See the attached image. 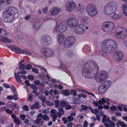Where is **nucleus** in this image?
<instances>
[{
	"label": "nucleus",
	"mask_w": 127,
	"mask_h": 127,
	"mask_svg": "<svg viewBox=\"0 0 127 127\" xmlns=\"http://www.w3.org/2000/svg\"><path fill=\"white\" fill-rule=\"evenodd\" d=\"M122 16L121 13L115 12L112 15V18L114 20H118L120 19Z\"/></svg>",
	"instance_id": "obj_23"
},
{
	"label": "nucleus",
	"mask_w": 127,
	"mask_h": 127,
	"mask_svg": "<svg viewBox=\"0 0 127 127\" xmlns=\"http://www.w3.org/2000/svg\"><path fill=\"white\" fill-rule=\"evenodd\" d=\"M17 9L15 7L10 6L3 11L1 14L2 20L5 22H13L18 16Z\"/></svg>",
	"instance_id": "obj_2"
},
{
	"label": "nucleus",
	"mask_w": 127,
	"mask_h": 127,
	"mask_svg": "<svg viewBox=\"0 0 127 127\" xmlns=\"http://www.w3.org/2000/svg\"><path fill=\"white\" fill-rule=\"evenodd\" d=\"M72 100L73 101V103L77 104H79L81 103L80 100L77 98H75L72 99Z\"/></svg>",
	"instance_id": "obj_36"
},
{
	"label": "nucleus",
	"mask_w": 127,
	"mask_h": 127,
	"mask_svg": "<svg viewBox=\"0 0 127 127\" xmlns=\"http://www.w3.org/2000/svg\"><path fill=\"white\" fill-rule=\"evenodd\" d=\"M111 84V82L110 80H106L102 84L108 89L110 87Z\"/></svg>",
	"instance_id": "obj_25"
},
{
	"label": "nucleus",
	"mask_w": 127,
	"mask_h": 127,
	"mask_svg": "<svg viewBox=\"0 0 127 127\" xmlns=\"http://www.w3.org/2000/svg\"><path fill=\"white\" fill-rule=\"evenodd\" d=\"M42 119L44 121H48L50 120V118L46 114H45L42 116Z\"/></svg>",
	"instance_id": "obj_37"
},
{
	"label": "nucleus",
	"mask_w": 127,
	"mask_h": 127,
	"mask_svg": "<svg viewBox=\"0 0 127 127\" xmlns=\"http://www.w3.org/2000/svg\"><path fill=\"white\" fill-rule=\"evenodd\" d=\"M3 109H4L6 113L10 114H11L13 113V111L12 110H10L8 108H6V107L5 106L4 107H3Z\"/></svg>",
	"instance_id": "obj_40"
},
{
	"label": "nucleus",
	"mask_w": 127,
	"mask_h": 127,
	"mask_svg": "<svg viewBox=\"0 0 127 127\" xmlns=\"http://www.w3.org/2000/svg\"><path fill=\"white\" fill-rule=\"evenodd\" d=\"M0 33H1L2 35L4 36H6L7 35L6 32L4 30L0 28Z\"/></svg>",
	"instance_id": "obj_43"
},
{
	"label": "nucleus",
	"mask_w": 127,
	"mask_h": 127,
	"mask_svg": "<svg viewBox=\"0 0 127 127\" xmlns=\"http://www.w3.org/2000/svg\"><path fill=\"white\" fill-rule=\"evenodd\" d=\"M41 26V24L39 22L35 23L33 26V28L34 30H37L39 29Z\"/></svg>",
	"instance_id": "obj_31"
},
{
	"label": "nucleus",
	"mask_w": 127,
	"mask_h": 127,
	"mask_svg": "<svg viewBox=\"0 0 127 127\" xmlns=\"http://www.w3.org/2000/svg\"><path fill=\"white\" fill-rule=\"evenodd\" d=\"M67 119L68 122H70L72 121L74 118L71 116L69 115L67 117Z\"/></svg>",
	"instance_id": "obj_47"
},
{
	"label": "nucleus",
	"mask_w": 127,
	"mask_h": 127,
	"mask_svg": "<svg viewBox=\"0 0 127 127\" xmlns=\"http://www.w3.org/2000/svg\"><path fill=\"white\" fill-rule=\"evenodd\" d=\"M115 25L112 22L106 21L102 24V29L104 32L107 33H110L115 28Z\"/></svg>",
	"instance_id": "obj_6"
},
{
	"label": "nucleus",
	"mask_w": 127,
	"mask_h": 127,
	"mask_svg": "<svg viewBox=\"0 0 127 127\" xmlns=\"http://www.w3.org/2000/svg\"><path fill=\"white\" fill-rule=\"evenodd\" d=\"M39 107V103L38 102L35 103L31 107V108L32 109H33L35 108H38Z\"/></svg>",
	"instance_id": "obj_39"
},
{
	"label": "nucleus",
	"mask_w": 127,
	"mask_h": 127,
	"mask_svg": "<svg viewBox=\"0 0 127 127\" xmlns=\"http://www.w3.org/2000/svg\"><path fill=\"white\" fill-rule=\"evenodd\" d=\"M67 29V25L64 23L56 24L53 31V32H63L65 31Z\"/></svg>",
	"instance_id": "obj_9"
},
{
	"label": "nucleus",
	"mask_w": 127,
	"mask_h": 127,
	"mask_svg": "<svg viewBox=\"0 0 127 127\" xmlns=\"http://www.w3.org/2000/svg\"><path fill=\"white\" fill-rule=\"evenodd\" d=\"M38 98L41 100L42 103L45 102L46 100V97L43 95L39 96Z\"/></svg>",
	"instance_id": "obj_41"
},
{
	"label": "nucleus",
	"mask_w": 127,
	"mask_h": 127,
	"mask_svg": "<svg viewBox=\"0 0 127 127\" xmlns=\"http://www.w3.org/2000/svg\"><path fill=\"white\" fill-rule=\"evenodd\" d=\"M66 55L69 57H72L75 56V53L72 51L69 50L66 51Z\"/></svg>",
	"instance_id": "obj_30"
},
{
	"label": "nucleus",
	"mask_w": 127,
	"mask_h": 127,
	"mask_svg": "<svg viewBox=\"0 0 127 127\" xmlns=\"http://www.w3.org/2000/svg\"><path fill=\"white\" fill-rule=\"evenodd\" d=\"M58 110L59 112H61L62 113V115H64V111L62 108H59L58 109Z\"/></svg>",
	"instance_id": "obj_52"
},
{
	"label": "nucleus",
	"mask_w": 127,
	"mask_h": 127,
	"mask_svg": "<svg viewBox=\"0 0 127 127\" xmlns=\"http://www.w3.org/2000/svg\"><path fill=\"white\" fill-rule=\"evenodd\" d=\"M25 67L26 69L30 70L32 68V66L30 64H28Z\"/></svg>",
	"instance_id": "obj_51"
},
{
	"label": "nucleus",
	"mask_w": 127,
	"mask_h": 127,
	"mask_svg": "<svg viewBox=\"0 0 127 127\" xmlns=\"http://www.w3.org/2000/svg\"><path fill=\"white\" fill-rule=\"evenodd\" d=\"M86 11L89 15L92 17L95 16L97 13L96 8L95 5L93 4H89L87 6Z\"/></svg>",
	"instance_id": "obj_7"
},
{
	"label": "nucleus",
	"mask_w": 127,
	"mask_h": 127,
	"mask_svg": "<svg viewBox=\"0 0 127 127\" xmlns=\"http://www.w3.org/2000/svg\"><path fill=\"white\" fill-rule=\"evenodd\" d=\"M41 120V119L40 118H37L34 121V124L35 123L37 125H39V124Z\"/></svg>",
	"instance_id": "obj_45"
},
{
	"label": "nucleus",
	"mask_w": 127,
	"mask_h": 127,
	"mask_svg": "<svg viewBox=\"0 0 127 127\" xmlns=\"http://www.w3.org/2000/svg\"><path fill=\"white\" fill-rule=\"evenodd\" d=\"M88 125V123L86 121L84 122L83 126V127H87Z\"/></svg>",
	"instance_id": "obj_54"
},
{
	"label": "nucleus",
	"mask_w": 127,
	"mask_h": 127,
	"mask_svg": "<svg viewBox=\"0 0 127 127\" xmlns=\"http://www.w3.org/2000/svg\"><path fill=\"white\" fill-rule=\"evenodd\" d=\"M106 103L109 105H111L110 104L112 103V101L109 98H106L105 99L103 98H102L100 100L94 102L93 103L95 106H97L98 104L103 105Z\"/></svg>",
	"instance_id": "obj_14"
},
{
	"label": "nucleus",
	"mask_w": 127,
	"mask_h": 127,
	"mask_svg": "<svg viewBox=\"0 0 127 127\" xmlns=\"http://www.w3.org/2000/svg\"><path fill=\"white\" fill-rule=\"evenodd\" d=\"M76 92L77 91L76 90L72 89L71 90L70 94L71 95H73L74 96H76L77 95Z\"/></svg>",
	"instance_id": "obj_42"
},
{
	"label": "nucleus",
	"mask_w": 127,
	"mask_h": 127,
	"mask_svg": "<svg viewBox=\"0 0 127 127\" xmlns=\"http://www.w3.org/2000/svg\"><path fill=\"white\" fill-rule=\"evenodd\" d=\"M6 105L7 107L10 108L12 110L15 108L16 106V104L10 101L8 102Z\"/></svg>",
	"instance_id": "obj_27"
},
{
	"label": "nucleus",
	"mask_w": 127,
	"mask_h": 127,
	"mask_svg": "<svg viewBox=\"0 0 127 127\" xmlns=\"http://www.w3.org/2000/svg\"><path fill=\"white\" fill-rule=\"evenodd\" d=\"M61 92L62 94L65 96L69 95V91L67 90H63L61 91Z\"/></svg>",
	"instance_id": "obj_38"
},
{
	"label": "nucleus",
	"mask_w": 127,
	"mask_h": 127,
	"mask_svg": "<svg viewBox=\"0 0 127 127\" xmlns=\"http://www.w3.org/2000/svg\"><path fill=\"white\" fill-rule=\"evenodd\" d=\"M81 21L82 23L85 24H89L90 22V19L88 17L85 16L82 17L81 18Z\"/></svg>",
	"instance_id": "obj_26"
},
{
	"label": "nucleus",
	"mask_w": 127,
	"mask_h": 127,
	"mask_svg": "<svg viewBox=\"0 0 127 127\" xmlns=\"http://www.w3.org/2000/svg\"><path fill=\"white\" fill-rule=\"evenodd\" d=\"M23 108L26 111H28L29 110V109L27 105L24 106L23 107Z\"/></svg>",
	"instance_id": "obj_63"
},
{
	"label": "nucleus",
	"mask_w": 127,
	"mask_h": 127,
	"mask_svg": "<svg viewBox=\"0 0 127 127\" xmlns=\"http://www.w3.org/2000/svg\"><path fill=\"white\" fill-rule=\"evenodd\" d=\"M76 7V4L73 1H68L66 3L65 6L66 10L68 12H71L75 9Z\"/></svg>",
	"instance_id": "obj_10"
},
{
	"label": "nucleus",
	"mask_w": 127,
	"mask_h": 127,
	"mask_svg": "<svg viewBox=\"0 0 127 127\" xmlns=\"http://www.w3.org/2000/svg\"><path fill=\"white\" fill-rule=\"evenodd\" d=\"M85 25L83 24H80L78 25V27L74 30L75 33L78 34H81L84 33L85 31L84 28Z\"/></svg>",
	"instance_id": "obj_16"
},
{
	"label": "nucleus",
	"mask_w": 127,
	"mask_h": 127,
	"mask_svg": "<svg viewBox=\"0 0 127 127\" xmlns=\"http://www.w3.org/2000/svg\"><path fill=\"white\" fill-rule=\"evenodd\" d=\"M66 104L67 103L66 102L64 101H62L60 103V104L61 105V106H63L65 105H66Z\"/></svg>",
	"instance_id": "obj_62"
},
{
	"label": "nucleus",
	"mask_w": 127,
	"mask_h": 127,
	"mask_svg": "<svg viewBox=\"0 0 127 127\" xmlns=\"http://www.w3.org/2000/svg\"><path fill=\"white\" fill-rule=\"evenodd\" d=\"M122 10L124 15L127 16V2H126L123 4L121 7Z\"/></svg>",
	"instance_id": "obj_24"
},
{
	"label": "nucleus",
	"mask_w": 127,
	"mask_h": 127,
	"mask_svg": "<svg viewBox=\"0 0 127 127\" xmlns=\"http://www.w3.org/2000/svg\"><path fill=\"white\" fill-rule=\"evenodd\" d=\"M55 105L56 108L61 106L60 104H59V100H56L55 101Z\"/></svg>",
	"instance_id": "obj_46"
},
{
	"label": "nucleus",
	"mask_w": 127,
	"mask_h": 127,
	"mask_svg": "<svg viewBox=\"0 0 127 127\" xmlns=\"http://www.w3.org/2000/svg\"><path fill=\"white\" fill-rule=\"evenodd\" d=\"M60 10V8L58 7H53L51 9L50 11V14L52 15H56L59 13Z\"/></svg>",
	"instance_id": "obj_18"
},
{
	"label": "nucleus",
	"mask_w": 127,
	"mask_h": 127,
	"mask_svg": "<svg viewBox=\"0 0 127 127\" xmlns=\"http://www.w3.org/2000/svg\"><path fill=\"white\" fill-rule=\"evenodd\" d=\"M64 38L65 37L63 34H58L57 37V43L59 44H61L63 42Z\"/></svg>",
	"instance_id": "obj_19"
},
{
	"label": "nucleus",
	"mask_w": 127,
	"mask_h": 127,
	"mask_svg": "<svg viewBox=\"0 0 127 127\" xmlns=\"http://www.w3.org/2000/svg\"><path fill=\"white\" fill-rule=\"evenodd\" d=\"M118 8V4L116 2L114 1H110L104 7V12L106 15L110 16L117 10Z\"/></svg>",
	"instance_id": "obj_4"
},
{
	"label": "nucleus",
	"mask_w": 127,
	"mask_h": 127,
	"mask_svg": "<svg viewBox=\"0 0 127 127\" xmlns=\"http://www.w3.org/2000/svg\"><path fill=\"white\" fill-rule=\"evenodd\" d=\"M75 39L73 36H68L67 37L64 43L65 47L69 48L71 47L75 43Z\"/></svg>",
	"instance_id": "obj_12"
},
{
	"label": "nucleus",
	"mask_w": 127,
	"mask_h": 127,
	"mask_svg": "<svg viewBox=\"0 0 127 127\" xmlns=\"http://www.w3.org/2000/svg\"><path fill=\"white\" fill-rule=\"evenodd\" d=\"M89 109L91 111V112L93 113H94L95 115L99 113V110L96 109H93V108L91 107H89Z\"/></svg>",
	"instance_id": "obj_34"
},
{
	"label": "nucleus",
	"mask_w": 127,
	"mask_h": 127,
	"mask_svg": "<svg viewBox=\"0 0 127 127\" xmlns=\"http://www.w3.org/2000/svg\"><path fill=\"white\" fill-rule=\"evenodd\" d=\"M13 0H0V10H2V7L1 4L3 3L6 5H9L12 3Z\"/></svg>",
	"instance_id": "obj_20"
},
{
	"label": "nucleus",
	"mask_w": 127,
	"mask_h": 127,
	"mask_svg": "<svg viewBox=\"0 0 127 127\" xmlns=\"http://www.w3.org/2000/svg\"><path fill=\"white\" fill-rule=\"evenodd\" d=\"M107 89L102 84H101L99 87L98 91L101 94L104 93Z\"/></svg>",
	"instance_id": "obj_28"
},
{
	"label": "nucleus",
	"mask_w": 127,
	"mask_h": 127,
	"mask_svg": "<svg viewBox=\"0 0 127 127\" xmlns=\"http://www.w3.org/2000/svg\"><path fill=\"white\" fill-rule=\"evenodd\" d=\"M18 70V69H15L14 71V76L16 80L20 84H23V83L22 82L21 80L20 79L19 73H16L17 71Z\"/></svg>",
	"instance_id": "obj_21"
},
{
	"label": "nucleus",
	"mask_w": 127,
	"mask_h": 127,
	"mask_svg": "<svg viewBox=\"0 0 127 127\" xmlns=\"http://www.w3.org/2000/svg\"><path fill=\"white\" fill-rule=\"evenodd\" d=\"M0 40L2 42L6 43H10L13 41L12 39H9L7 37H2L1 39Z\"/></svg>",
	"instance_id": "obj_29"
},
{
	"label": "nucleus",
	"mask_w": 127,
	"mask_h": 127,
	"mask_svg": "<svg viewBox=\"0 0 127 127\" xmlns=\"http://www.w3.org/2000/svg\"><path fill=\"white\" fill-rule=\"evenodd\" d=\"M116 125L118 127H119L120 125L121 127H127V125L125 124L124 122H121L120 121H118Z\"/></svg>",
	"instance_id": "obj_32"
},
{
	"label": "nucleus",
	"mask_w": 127,
	"mask_h": 127,
	"mask_svg": "<svg viewBox=\"0 0 127 127\" xmlns=\"http://www.w3.org/2000/svg\"><path fill=\"white\" fill-rule=\"evenodd\" d=\"M47 10L48 7H45L43 9V12L44 13H47Z\"/></svg>",
	"instance_id": "obj_58"
},
{
	"label": "nucleus",
	"mask_w": 127,
	"mask_h": 127,
	"mask_svg": "<svg viewBox=\"0 0 127 127\" xmlns=\"http://www.w3.org/2000/svg\"><path fill=\"white\" fill-rule=\"evenodd\" d=\"M115 35L116 37L119 39H123L127 35V31L125 28L123 27H117Z\"/></svg>",
	"instance_id": "obj_5"
},
{
	"label": "nucleus",
	"mask_w": 127,
	"mask_h": 127,
	"mask_svg": "<svg viewBox=\"0 0 127 127\" xmlns=\"http://www.w3.org/2000/svg\"><path fill=\"white\" fill-rule=\"evenodd\" d=\"M66 23L69 27L73 28L77 26L79 23V21L75 17H72L67 19Z\"/></svg>",
	"instance_id": "obj_11"
},
{
	"label": "nucleus",
	"mask_w": 127,
	"mask_h": 127,
	"mask_svg": "<svg viewBox=\"0 0 127 127\" xmlns=\"http://www.w3.org/2000/svg\"><path fill=\"white\" fill-rule=\"evenodd\" d=\"M40 42L42 45H48L51 43L52 39L49 36L44 35L41 37Z\"/></svg>",
	"instance_id": "obj_13"
},
{
	"label": "nucleus",
	"mask_w": 127,
	"mask_h": 127,
	"mask_svg": "<svg viewBox=\"0 0 127 127\" xmlns=\"http://www.w3.org/2000/svg\"><path fill=\"white\" fill-rule=\"evenodd\" d=\"M42 55L47 57H49L54 55L53 51L51 49L48 48H43L41 50Z\"/></svg>",
	"instance_id": "obj_15"
},
{
	"label": "nucleus",
	"mask_w": 127,
	"mask_h": 127,
	"mask_svg": "<svg viewBox=\"0 0 127 127\" xmlns=\"http://www.w3.org/2000/svg\"><path fill=\"white\" fill-rule=\"evenodd\" d=\"M50 116L51 117H52L53 118L52 121H55L57 118V115L56 114H50Z\"/></svg>",
	"instance_id": "obj_44"
},
{
	"label": "nucleus",
	"mask_w": 127,
	"mask_h": 127,
	"mask_svg": "<svg viewBox=\"0 0 127 127\" xmlns=\"http://www.w3.org/2000/svg\"><path fill=\"white\" fill-rule=\"evenodd\" d=\"M26 65L24 64H22L19 67V69L20 70H23L25 67Z\"/></svg>",
	"instance_id": "obj_53"
},
{
	"label": "nucleus",
	"mask_w": 127,
	"mask_h": 127,
	"mask_svg": "<svg viewBox=\"0 0 127 127\" xmlns=\"http://www.w3.org/2000/svg\"><path fill=\"white\" fill-rule=\"evenodd\" d=\"M85 8V7L84 6L82 5H80V4H79L77 9L80 12L82 13L84 12Z\"/></svg>",
	"instance_id": "obj_33"
},
{
	"label": "nucleus",
	"mask_w": 127,
	"mask_h": 127,
	"mask_svg": "<svg viewBox=\"0 0 127 127\" xmlns=\"http://www.w3.org/2000/svg\"><path fill=\"white\" fill-rule=\"evenodd\" d=\"M99 74L100 76L104 80L106 79L108 77V73L105 70L100 71Z\"/></svg>",
	"instance_id": "obj_22"
},
{
	"label": "nucleus",
	"mask_w": 127,
	"mask_h": 127,
	"mask_svg": "<svg viewBox=\"0 0 127 127\" xmlns=\"http://www.w3.org/2000/svg\"><path fill=\"white\" fill-rule=\"evenodd\" d=\"M57 111L55 109H52L51 111V113H50V114H56V113H57Z\"/></svg>",
	"instance_id": "obj_56"
},
{
	"label": "nucleus",
	"mask_w": 127,
	"mask_h": 127,
	"mask_svg": "<svg viewBox=\"0 0 127 127\" xmlns=\"http://www.w3.org/2000/svg\"><path fill=\"white\" fill-rule=\"evenodd\" d=\"M109 123L110 124L111 127H115V124L113 121H110Z\"/></svg>",
	"instance_id": "obj_50"
},
{
	"label": "nucleus",
	"mask_w": 127,
	"mask_h": 127,
	"mask_svg": "<svg viewBox=\"0 0 127 127\" xmlns=\"http://www.w3.org/2000/svg\"><path fill=\"white\" fill-rule=\"evenodd\" d=\"M72 108V106L70 105H66L65 107V109L66 110L71 109Z\"/></svg>",
	"instance_id": "obj_59"
},
{
	"label": "nucleus",
	"mask_w": 127,
	"mask_h": 127,
	"mask_svg": "<svg viewBox=\"0 0 127 127\" xmlns=\"http://www.w3.org/2000/svg\"><path fill=\"white\" fill-rule=\"evenodd\" d=\"M46 103L49 106H52L53 105V103L51 102L50 101L47 100L46 101Z\"/></svg>",
	"instance_id": "obj_55"
},
{
	"label": "nucleus",
	"mask_w": 127,
	"mask_h": 127,
	"mask_svg": "<svg viewBox=\"0 0 127 127\" xmlns=\"http://www.w3.org/2000/svg\"><path fill=\"white\" fill-rule=\"evenodd\" d=\"M83 69V75L86 78L91 79L95 77L96 81L99 83L104 80L99 75L98 65L93 61H87Z\"/></svg>",
	"instance_id": "obj_1"
},
{
	"label": "nucleus",
	"mask_w": 127,
	"mask_h": 127,
	"mask_svg": "<svg viewBox=\"0 0 127 127\" xmlns=\"http://www.w3.org/2000/svg\"><path fill=\"white\" fill-rule=\"evenodd\" d=\"M7 98L8 99L10 100H12V99H13L15 101L17 100V96L16 94L14 95L13 96H8L7 97Z\"/></svg>",
	"instance_id": "obj_35"
},
{
	"label": "nucleus",
	"mask_w": 127,
	"mask_h": 127,
	"mask_svg": "<svg viewBox=\"0 0 127 127\" xmlns=\"http://www.w3.org/2000/svg\"><path fill=\"white\" fill-rule=\"evenodd\" d=\"M32 70L33 72H34L36 73L37 74L38 73V70L36 68H32Z\"/></svg>",
	"instance_id": "obj_60"
},
{
	"label": "nucleus",
	"mask_w": 127,
	"mask_h": 127,
	"mask_svg": "<svg viewBox=\"0 0 127 127\" xmlns=\"http://www.w3.org/2000/svg\"><path fill=\"white\" fill-rule=\"evenodd\" d=\"M49 112V110L47 109H45L42 111V113H48Z\"/></svg>",
	"instance_id": "obj_64"
},
{
	"label": "nucleus",
	"mask_w": 127,
	"mask_h": 127,
	"mask_svg": "<svg viewBox=\"0 0 127 127\" xmlns=\"http://www.w3.org/2000/svg\"><path fill=\"white\" fill-rule=\"evenodd\" d=\"M14 122L17 125H18L20 123V121L17 118H16L14 119Z\"/></svg>",
	"instance_id": "obj_57"
},
{
	"label": "nucleus",
	"mask_w": 127,
	"mask_h": 127,
	"mask_svg": "<svg viewBox=\"0 0 127 127\" xmlns=\"http://www.w3.org/2000/svg\"><path fill=\"white\" fill-rule=\"evenodd\" d=\"M123 56V54L121 51H118L114 54L113 58L116 61H118L121 60Z\"/></svg>",
	"instance_id": "obj_17"
},
{
	"label": "nucleus",
	"mask_w": 127,
	"mask_h": 127,
	"mask_svg": "<svg viewBox=\"0 0 127 127\" xmlns=\"http://www.w3.org/2000/svg\"><path fill=\"white\" fill-rule=\"evenodd\" d=\"M10 88L13 90L15 95H16V94L17 93V92L16 91L15 87L13 86H11L10 87Z\"/></svg>",
	"instance_id": "obj_49"
},
{
	"label": "nucleus",
	"mask_w": 127,
	"mask_h": 127,
	"mask_svg": "<svg viewBox=\"0 0 127 127\" xmlns=\"http://www.w3.org/2000/svg\"><path fill=\"white\" fill-rule=\"evenodd\" d=\"M101 44L103 46L102 47V55H106V54H111L113 52L117 46L116 41L111 39L105 40Z\"/></svg>",
	"instance_id": "obj_3"
},
{
	"label": "nucleus",
	"mask_w": 127,
	"mask_h": 127,
	"mask_svg": "<svg viewBox=\"0 0 127 127\" xmlns=\"http://www.w3.org/2000/svg\"><path fill=\"white\" fill-rule=\"evenodd\" d=\"M116 109V107L115 106H111L110 108V109L112 111H115Z\"/></svg>",
	"instance_id": "obj_61"
},
{
	"label": "nucleus",
	"mask_w": 127,
	"mask_h": 127,
	"mask_svg": "<svg viewBox=\"0 0 127 127\" xmlns=\"http://www.w3.org/2000/svg\"><path fill=\"white\" fill-rule=\"evenodd\" d=\"M9 48L11 50L18 54L32 55L31 52L27 50H23L16 46H10L9 47Z\"/></svg>",
	"instance_id": "obj_8"
},
{
	"label": "nucleus",
	"mask_w": 127,
	"mask_h": 127,
	"mask_svg": "<svg viewBox=\"0 0 127 127\" xmlns=\"http://www.w3.org/2000/svg\"><path fill=\"white\" fill-rule=\"evenodd\" d=\"M81 108L82 110L84 111L86 110L88 108L87 106L84 105H81Z\"/></svg>",
	"instance_id": "obj_48"
}]
</instances>
